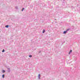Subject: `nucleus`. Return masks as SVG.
Segmentation results:
<instances>
[{
    "label": "nucleus",
    "instance_id": "1",
    "mask_svg": "<svg viewBox=\"0 0 80 80\" xmlns=\"http://www.w3.org/2000/svg\"><path fill=\"white\" fill-rule=\"evenodd\" d=\"M38 79H40V74H39L38 75Z\"/></svg>",
    "mask_w": 80,
    "mask_h": 80
},
{
    "label": "nucleus",
    "instance_id": "2",
    "mask_svg": "<svg viewBox=\"0 0 80 80\" xmlns=\"http://www.w3.org/2000/svg\"><path fill=\"white\" fill-rule=\"evenodd\" d=\"M67 31H66L63 32V33L64 34H65L66 33H67Z\"/></svg>",
    "mask_w": 80,
    "mask_h": 80
},
{
    "label": "nucleus",
    "instance_id": "3",
    "mask_svg": "<svg viewBox=\"0 0 80 80\" xmlns=\"http://www.w3.org/2000/svg\"><path fill=\"white\" fill-rule=\"evenodd\" d=\"M72 50H71L70 52H69V54L70 55V53H72Z\"/></svg>",
    "mask_w": 80,
    "mask_h": 80
},
{
    "label": "nucleus",
    "instance_id": "4",
    "mask_svg": "<svg viewBox=\"0 0 80 80\" xmlns=\"http://www.w3.org/2000/svg\"><path fill=\"white\" fill-rule=\"evenodd\" d=\"M5 70H2V73H5Z\"/></svg>",
    "mask_w": 80,
    "mask_h": 80
},
{
    "label": "nucleus",
    "instance_id": "5",
    "mask_svg": "<svg viewBox=\"0 0 80 80\" xmlns=\"http://www.w3.org/2000/svg\"><path fill=\"white\" fill-rule=\"evenodd\" d=\"M2 78H4V77H5V75L4 74H3L2 75Z\"/></svg>",
    "mask_w": 80,
    "mask_h": 80
},
{
    "label": "nucleus",
    "instance_id": "6",
    "mask_svg": "<svg viewBox=\"0 0 80 80\" xmlns=\"http://www.w3.org/2000/svg\"><path fill=\"white\" fill-rule=\"evenodd\" d=\"M9 26L8 25H7L6 26H5V27H6V28H8V27H9Z\"/></svg>",
    "mask_w": 80,
    "mask_h": 80
},
{
    "label": "nucleus",
    "instance_id": "7",
    "mask_svg": "<svg viewBox=\"0 0 80 80\" xmlns=\"http://www.w3.org/2000/svg\"><path fill=\"white\" fill-rule=\"evenodd\" d=\"M45 32V29H44L43 30V32H42L43 33H44Z\"/></svg>",
    "mask_w": 80,
    "mask_h": 80
},
{
    "label": "nucleus",
    "instance_id": "8",
    "mask_svg": "<svg viewBox=\"0 0 80 80\" xmlns=\"http://www.w3.org/2000/svg\"><path fill=\"white\" fill-rule=\"evenodd\" d=\"M29 57H32V55H30L29 56Z\"/></svg>",
    "mask_w": 80,
    "mask_h": 80
},
{
    "label": "nucleus",
    "instance_id": "9",
    "mask_svg": "<svg viewBox=\"0 0 80 80\" xmlns=\"http://www.w3.org/2000/svg\"><path fill=\"white\" fill-rule=\"evenodd\" d=\"M15 8H16V9H17L18 8V7L17 6H16L15 7Z\"/></svg>",
    "mask_w": 80,
    "mask_h": 80
},
{
    "label": "nucleus",
    "instance_id": "10",
    "mask_svg": "<svg viewBox=\"0 0 80 80\" xmlns=\"http://www.w3.org/2000/svg\"><path fill=\"white\" fill-rule=\"evenodd\" d=\"M2 52H5V50H4V49H3Z\"/></svg>",
    "mask_w": 80,
    "mask_h": 80
},
{
    "label": "nucleus",
    "instance_id": "11",
    "mask_svg": "<svg viewBox=\"0 0 80 80\" xmlns=\"http://www.w3.org/2000/svg\"><path fill=\"white\" fill-rule=\"evenodd\" d=\"M24 8H23L22 9V11H23V10H24Z\"/></svg>",
    "mask_w": 80,
    "mask_h": 80
},
{
    "label": "nucleus",
    "instance_id": "12",
    "mask_svg": "<svg viewBox=\"0 0 80 80\" xmlns=\"http://www.w3.org/2000/svg\"><path fill=\"white\" fill-rule=\"evenodd\" d=\"M8 71L9 72H10V69H8Z\"/></svg>",
    "mask_w": 80,
    "mask_h": 80
},
{
    "label": "nucleus",
    "instance_id": "13",
    "mask_svg": "<svg viewBox=\"0 0 80 80\" xmlns=\"http://www.w3.org/2000/svg\"><path fill=\"white\" fill-rule=\"evenodd\" d=\"M68 30H67V31H68Z\"/></svg>",
    "mask_w": 80,
    "mask_h": 80
}]
</instances>
